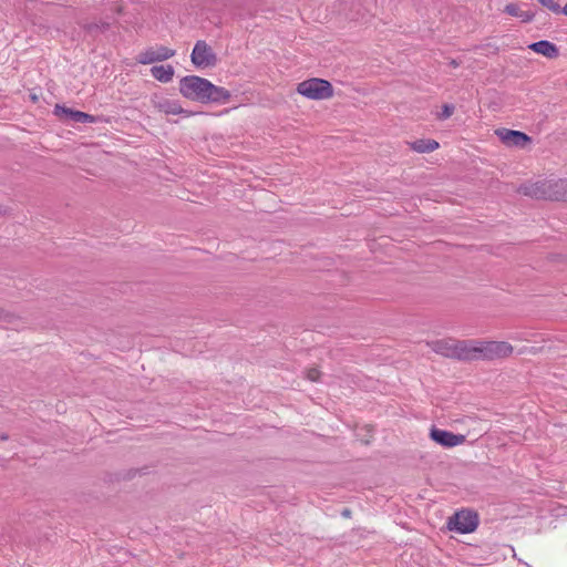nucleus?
I'll return each instance as SVG.
<instances>
[{
  "label": "nucleus",
  "instance_id": "412c9836",
  "mask_svg": "<svg viewBox=\"0 0 567 567\" xmlns=\"http://www.w3.org/2000/svg\"><path fill=\"white\" fill-rule=\"evenodd\" d=\"M350 515H351V511L350 509L346 508V509L342 511V516L350 517Z\"/></svg>",
  "mask_w": 567,
  "mask_h": 567
},
{
  "label": "nucleus",
  "instance_id": "39448f33",
  "mask_svg": "<svg viewBox=\"0 0 567 567\" xmlns=\"http://www.w3.org/2000/svg\"><path fill=\"white\" fill-rule=\"evenodd\" d=\"M433 350L446 358L470 361L471 340H439Z\"/></svg>",
  "mask_w": 567,
  "mask_h": 567
},
{
  "label": "nucleus",
  "instance_id": "aec40b11",
  "mask_svg": "<svg viewBox=\"0 0 567 567\" xmlns=\"http://www.w3.org/2000/svg\"><path fill=\"white\" fill-rule=\"evenodd\" d=\"M307 378L310 381H317L319 378V371L317 369H310L307 373Z\"/></svg>",
  "mask_w": 567,
  "mask_h": 567
},
{
  "label": "nucleus",
  "instance_id": "ddd939ff",
  "mask_svg": "<svg viewBox=\"0 0 567 567\" xmlns=\"http://www.w3.org/2000/svg\"><path fill=\"white\" fill-rule=\"evenodd\" d=\"M528 48L532 51L542 54L548 59H555L559 55V49L557 48V45L547 40L534 42L529 44Z\"/></svg>",
  "mask_w": 567,
  "mask_h": 567
},
{
  "label": "nucleus",
  "instance_id": "a211bd4d",
  "mask_svg": "<svg viewBox=\"0 0 567 567\" xmlns=\"http://www.w3.org/2000/svg\"><path fill=\"white\" fill-rule=\"evenodd\" d=\"M454 110H455L454 105H452V104H444L442 106V112L437 115V118L439 120H446V118L451 117L453 115V113H454Z\"/></svg>",
  "mask_w": 567,
  "mask_h": 567
},
{
  "label": "nucleus",
  "instance_id": "dca6fc26",
  "mask_svg": "<svg viewBox=\"0 0 567 567\" xmlns=\"http://www.w3.org/2000/svg\"><path fill=\"white\" fill-rule=\"evenodd\" d=\"M411 148L417 153H431L439 148V143L432 138H421L412 142Z\"/></svg>",
  "mask_w": 567,
  "mask_h": 567
},
{
  "label": "nucleus",
  "instance_id": "2eb2a0df",
  "mask_svg": "<svg viewBox=\"0 0 567 567\" xmlns=\"http://www.w3.org/2000/svg\"><path fill=\"white\" fill-rule=\"evenodd\" d=\"M151 74L155 80L168 83L173 80L174 68L172 65H154L151 69Z\"/></svg>",
  "mask_w": 567,
  "mask_h": 567
},
{
  "label": "nucleus",
  "instance_id": "1a4fd4ad",
  "mask_svg": "<svg viewBox=\"0 0 567 567\" xmlns=\"http://www.w3.org/2000/svg\"><path fill=\"white\" fill-rule=\"evenodd\" d=\"M152 103L157 111L166 115H183L184 117L193 115V112L183 109L178 101L165 96L155 95Z\"/></svg>",
  "mask_w": 567,
  "mask_h": 567
},
{
  "label": "nucleus",
  "instance_id": "f3484780",
  "mask_svg": "<svg viewBox=\"0 0 567 567\" xmlns=\"http://www.w3.org/2000/svg\"><path fill=\"white\" fill-rule=\"evenodd\" d=\"M543 7L556 14H560L561 7L555 0H537Z\"/></svg>",
  "mask_w": 567,
  "mask_h": 567
},
{
  "label": "nucleus",
  "instance_id": "0eeeda50",
  "mask_svg": "<svg viewBox=\"0 0 567 567\" xmlns=\"http://www.w3.org/2000/svg\"><path fill=\"white\" fill-rule=\"evenodd\" d=\"M190 60L198 69L214 68L218 62L213 48L204 40L196 41L190 54Z\"/></svg>",
  "mask_w": 567,
  "mask_h": 567
},
{
  "label": "nucleus",
  "instance_id": "20e7f679",
  "mask_svg": "<svg viewBox=\"0 0 567 567\" xmlns=\"http://www.w3.org/2000/svg\"><path fill=\"white\" fill-rule=\"evenodd\" d=\"M297 92L310 100H327L333 96L331 83L323 79L312 78L297 85Z\"/></svg>",
  "mask_w": 567,
  "mask_h": 567
},
{
  "label": "nucleus",
  "instance_id": "4be33fe9",
  "mask_svg": "<svg viewBox=\"0 0 567 567\" xmlns=\"http://www.w3.org/2000/svg\"><path fill=\"white\" fill-rule=\"evenodd\" d=\"M8 440H9V435L7 433L0 434V441H8Z\"/></svg>",
  "mask_w": 567,
  "mask_h": 567
},
{
  "label": "nucleus",
  "instance_id": "7ed1b4c3",
  "mask_svg": "<svg viewBox=\"0 0 567 567\" xmlns=\"http://www.w3.org/2000/svg\"><path fill=\"white\" fill-rule=\"evenodd\" d=\"M470 361L497 360L509 357L514 348L506 341L471 340Z\"/></svg>",
  "mask_w": 567,
  "mask_h": 567
},
{
  "label": "nucleus",
  "instance_id": "f03ea898",
  "mask_svg": "<svg viewBox=\"0 0 567 567\" xmlns=\"http://www.w3.org/2000/svg\"><path fill=\"white\" fill-rule=\"evenodd\" d=\"M518 193L536 199L567 200V179L553 178L524 184Z\"/></svg>",
  "mask_w": 567,
  "mask_h": 567
},
{
  "label": "nucleus",
  "instance_id": "9b49d317",
  "mask_svg": "<svg viewBox=\"0 0 567 567\" xmlns=\"http://www.w3.org/2000/svg\"><path fill=\"white\" fill-rule=\"evenodd\" d=\"M430 437L437 444L446 447L456 446L465 441V436L461 434H454L446 430L433 427L430 433Z\"/></svg>",
  "mask_w": 567,
  "mask_h": 567
},
{
  "label": "nucleus",
  "instance_id": "4468645a",
  "mask_svg": "<svg viewBox=\"0 0 567 567\" xmlns=\"http://www.w3.org/2000/svg\"><path fill=\"white\" fill-rule=\"evenodd\" d=\"M504 12L520 19L522 22H530L534 20L536 13L530 10H522L517 3H508L504 8Z\"/></svg>",
  "mask_w": 567,
  "mask_h": 567
},
{
  "label": "nucleus",
  "instance_id": "5701e85b",
  "mask_svg": "<svg viewBox=\"0 0 567 567\" xmlns=\"http://www.w3.org/2000/svg\"><path fill=\"white\" fill-rule=\"evenodd\" d=\"M450 65L453 68H457L460 65V63L456 60H451Z\"/></svg>",
  "mask_w": 567,
  "mask_h": 567
},
{
  "label": "nucleus",
  "instance_id": "6e6552de",
  "mask_svg": "<svg viewBox=\"0 0 567 567\" xmlns=\"http://www.w3.org/2000/svg\"><path fill=\"white\" fill-rule=\"evenodd\" d=\"M176 51L173 49H169L164 45H158L156 48H148L144 51H142L136 60L141 64H152L155 62H161L168 60L175 55Z\"/></svg>",
  "mask_w": 567,
  "mask_h": 567
},
{
  "label": "nucleus",
  "instance_id": "f257e3e1",
  "mask_svg": "<svg viewBox=\"0 0 567 567\" xmlns=\"http://www.w3.org/2000/svg\"><path fill=\"white\" fill-rule=\"evenodd\" d=\"M181 94L200 103H226L230 99V92L225 87L213 84L207 79L198 75H186L179 81Z\"/></svg>",
  "mask_w": 567,
  "mask_h": 567
},
{
  "label": "nucleus",
  "instance_id": "a878e982",
  "mask_svg": "<svg viewBox=\"0 0 567 567\" xmlns=\"http://www.w3.org/2000/svg\"><path fill=\"white\" fill-rule=\"evenodd\" d=\"M4 214V209L2 206H0V216H2Z\"/></svg>",
  "mask_w": 567,
  "mask_h": 567
},
{
  "label": "nucleus",
  "instance_id": "f8f14e48",
  "mask_svg": "<svg viewBox=\"0 0 567 567\" xmlns=\"http://www.w3.org/2000/svg\"><path fill=\"white\" fill-rule=\"evenodd\" d=\"M54 114L61 120H70L74 123H94V117L87 113L75 111L66 106L56 104L54 106Z\"/></svg>",
  "mask_w": 567,
  "mask_h": 567
},
{
  "label": "nucleus",
  "instance_id": "b1692460",
  "mask_svg": "<svg viewBox=\"0 0 567 567\" xmlns=\"http://www.w3.org/2000/svg\"><path fill=\"white\" fill-rule=\"evenodd\" d=\"M560 14H565L567 17V3L561 8Z\"/></svg>",
  "mask_w": 567,
  "mask_h": 567
},
{
  "label": "nucleus",
  "instance_id": "6ab92c4d",
  "mask_svg": "<svg viewBox=\"0 0 567 567\" xmlns=\"http://www.w3.org/2000/svg\"><path fill=\"white\" fill-rule=\"evenodd\" d=\"M95 29H99V30H101V31H106V30H109V29H110V23H109V22H106V21H101V22H99V23H92V24H90V25L87 27V30H89V31H93V30H95Z\"/></svg>",
  "mask_w": 567,
  "mask_h": 567
},
{
  "label": "nucleus",
  "instance_id": "9d476101",
  "mask_svg": "<svg viewBox=\"0 0 567 567\" xmlns=\"http://www.w3.org/2000/svg\"><path fill=\"white\" fill-rule=\"evenodd\" d=\"M495 133L507 146L524 147L526 143L530 142V137L520 131L499 128Z\"/></svg>",
  "mask_w": 567,
  "mask_h": 567
},
{
  "label": "nucleus",
  "instance_id": "423d86ee",
  "mask_svg": "<svg viewBox=\"0 0 567 567\" xmlns=\"http://www.w3.org/2000/svg\"><path fill=\"white\" fill-rule=\"evenodd\" d=\"M478 525V516L473 511L462 509L456 512L447 520L449 530L458 534H468L474 532Z\"/></svg>",
  "mask_w": 567,
  "mask_h": 567
},
{
  "label": "nucleus",
  "instance_id": "393cba45",
  "mask_svg": "<svg viewBox=\"0 0 567 567\" xmlns=\"http://www.w3.org/2000/svg\"><path fill=\"white\" fill-rule=\"evenodd\" d=\"M4 317V311L3 309L0 308V320Z\"/></svg>",
  "mask_w": 567,
  "mask_h": 567
}]
</instances>
